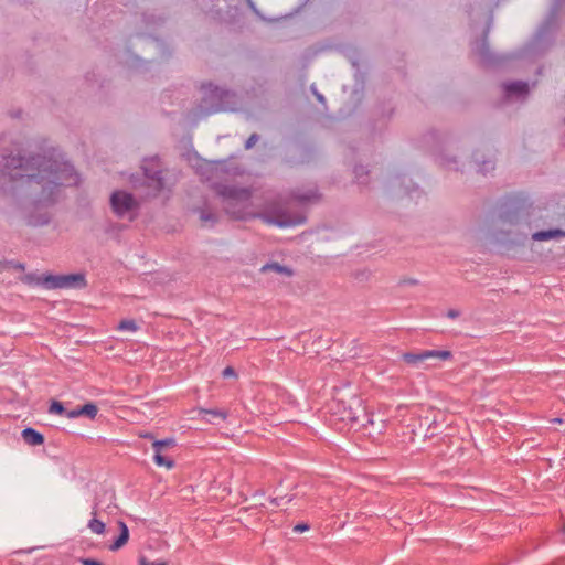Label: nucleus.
I'll use <instances>...</instances> for the list:
<instances>
[{
  "label": "nucleus",
  "instance_id": "obj_1",
  "mask_svg": "<svg viewBox=\"0 0 565 565\" xmlns=\"http://www.w3.org/2000/svg\"><path fill=\"white\" fill-rule=\"evenodd\" d=\"M78 182L73 166L60 153L24 154L8 137L0 136V192L18 198L30 225H46L49 207L58 200L61 188Z\"/></svg>",
  "mask_w": 565,
  "mask_h": 565
},
{
  "label": "nucleus",
  "instance_id": "obj_33",
  "mask_svg": "<svg viewBox=\"0 0 565 565\" xmlns=\"http://www.w3.org/2000/svg\"><path fill=\"white\" fill-rule=\"evenodd\" d=\"M214 93L217 97H222V95L224 94V92L218 89L217 87H215Z\"/></svg>",
  "mask_w": 565,
  "mask_h": 565
},
{
  "label": "nucleus",
  "instance_id": "obj_10",
  "mask_svg": "<svg viewBox=\"0 0 565 565\" xmlns=\"http://www.w3.org/2000/svg\"><path fill=\"white\" fill-rule=\"evenodd\" d=\"M85 277L82 274L63 275V288H82L85 287Z\"/></svg>",
  "mask_w": 565,
  "mask_h": 565
},
{
  "label": "nucleus",
  "instance_id": "obj_26",
  "mask_svg": "<svg viewBox=\"0 0 565 565\" xmlns=\"http://www.w3.org/2000/svg\"><path fill=\"white\" fill-rule=\"evenodd\" d=\"M309 529V526L305 523H301V524H297L295 527H294V531L295 532H305Z\"/></svg>",
  "mask_w": 565,
  "mask_h": 565
},
{
  "label": "nucleus",
  "instance_id": "obj_22",
  "mask_svg": "<svg viewBox=\"0 0 565 565\" xmlns=\"http://www.w3.org/2000/svg\"><path fill=\"white\" fill-rule=\"evenodd\" d=\"M65 416H66L67 418H76V417L82 416L81 407L74 408V409H72V411H67V412L65 413Z\"/></svg>",
  "mask_w": 565,
  "mask_h": 565
},
{
  "label": "nucleus",
  "instance_id": "obj_4",
  "mask_svg": "<svg viewBox=\"0 0 565 565\" xmlns=\"http://www.w3.org/2000/svg\"><path fill=\"white\" fill-rule=\"evenodd\" d=\"M450 356L451 353L446 350H425L418 353L406 352L402 354L403 361L414 367H420L422 364L433 359L448 360Z\"/></svg>",
  "mask_w": 565,
  "mask_h": 565
},
{
  "label": "nucleus",
  "instance_id": "obj_31",
  "mask_svg": "<svg viewBox=\"0 0 565 565\" xmlns=\"http://www.w3.org/2000/svg\"><path fill=\"white\" fill-rule=\"evenodd\" d=\"M207 413L215 415V416L225 417V415L220 411H209Z\"/></svg>",
  "mask_w": 565,
  "mask_h": 565
},
{
  "label": "nucleus",
  "instance_id": "obj_9",
  "mask_svg": "<svg viewBox=\"0 0 565 565\" xmlns=\"http://www.w3.org/2000/svg\"><path fill=\"white\" fill-rule=\"evenodd\" d=\"M260 271L263 274H275V275L284 276V277H291L294 275V270L290 267L280 265L278 263L265 264L260 268Z\"/></svg>",
  "mask_w": 565,
  "mask_h": 565
},
{
  "label": "nucleus",
  "instance_id": "obj_20",
  "mask_svg": "<svg viewBox=\"0 0 565 565\" xmlns=\"http://www.w3.org/2000/svg\"><path fill=\"white\" fill-rule=\"evenodd\" d=\"M316 196H317L316 195V191L310 190V191H308L305 194H297L296 199L299 200V201L306 202V201H310V200L315 199Z\"/></svg>",
  "mask_w": 565,
  "mask_h": 565
},
{
  "label": "nucleus",
  "instance_id": "obj_32",
  "mask_svg": "<svg viewBox=\"0 0 565 565\" xmlns=\"http://www.w3.org/2000/svg\"><path fill=\"white\" fill-rule=\"evenodd\" d=\"M484 166H487V167L484 168V170L493 169V163H492V161H486V162H484Z\"/></svg>",
  "mask_w": 565,
  "mask_h": 565
},
{
  "label": "nucleus",
  "instance_id": "obj_38",
  "mask_svg": "<svg viewBox=\"0 0 565 565\" xmlns=\"http://www.w3.org/2000/svg\"><path fill=\"white\" fill-rule=\"evenodd\" d=\"M562 532L565 535V525L563 526Z\"/></svg>",
  "mask_w": 565,
  "mask_h": 565
},
{
  "label": "nucleus",
  "instance_id": "obj_17",
  "mask_svg": "<svg viewBox=\"0 0 565 565\" xmlns=\"http://www.w3.org/2000/svg\"><path fill=\"white\" fill-rule=\"evenodd\" d=\"M175 445V441L173 438H168V439H163V440H156L153 444H152V447L154 450H158V451H162V449L164 447H172Z\"/></svg>",
  "mask_w": 565,
  "mask_h": 565
},
{
  "label": "nucleus",
  "instance_id": "obj_13",
  "mask_svg": "<svg viewBox=\"0 0 565 565\" xmlns=\"http://www.w3.org/2000/svg\"><path fill=\"white\" fill-rule=\"evenodd\" d=\"M93 515H96V511L93 512ZM88 529L95 534H103L105 531V523L93 516L88 522Z\"/></svg>",
  "mask_w": 565,
  "mask_h": 565
},
{
  "label": "nucleus",
  "instance_id": "obj_29",
  "mask_svg": "<svg viewBox=\"0 0 565 565\" xmlns=\"http://www.w3.org/2000/svg\"><path fill=\"white\" fill-rule=\"evenodd\" d=\"M312 90H313V94L316 95L317 99L321 103H324L326 99L323 97V95H321L320 93L316 92L315 88L312 87Z\"/></svg>",
  "mask_w": 565,
  "mask_h": 565
},
{
  "label": "nucleus",
  "instance_id": "obj_21",
  "mask_svg": "<svg viewBox=\"0 0 565 565\" xmlns=\"http://www.w3.org/2000/svg\"><path fill=\"white\" fill-rule=\"evenodd\" d=\"M258 141V136L256 134H253L245 143L246 149H250L254 147V145Z\"/></svg>",
  "mask_w": 565,
  "mask_h": 565
},
{
  "label": "nucleus",
  "instance_id": "obj_15",
  "mask_svg": "<svg viewBox=\"0 0 565 565\" xmlns=\"http://www.w3.org/2000/svg\"><path fill=\"white\" fill-rule=\"evenodd\" d=\"M153 460L156 462V465L160 466V467H166L168 469H171L173 468L174 466V462L173 460L169 459V458H166L161 455V451H158V450H154V457H153Z\"/></svg>",
  "mask_w": 565,
  "mask_h": 565
},
{
  "label": "nucleus",
  "instance_id": "obj_36",
  "mask_svg": "<svg viewBox=\"0 0 565 565\" xmlns=\"http://www.w3.org/2000/svg\"><path fill=\"white\" fill-rule=\"evenodd\" d=\"M554 422L562 423V419L561 418H555Z\"/></svg>",
  "mask_w": 565,
  "mask_h": 565
},
{
  "label": "nucleus",
  "instance_id": "obj_19",
  "mask_svg": "<svg viewBox=\"0 0 565 565\" xmlns=\"http://www.w3.org/2000/svg\"><path fill=\"white\" fill-rule=\"evenodd\" d=\"M50 413L61 415V414H64L66 412L64 411V407H63L62 403L55 401L50 406Z\"/></svg>",
  "mask_w": 565,
  "mask_h": 565
},
{
  "label": "nucleus",
  "instance_id": "obj_27",
  "mask_svg": "<svg viewBox=\"0 0 565 565\" xmlns=\"http://www.w3.org/2000/svg\"><path fill=\"white\" fill-rule=\"evenodd\" d=\"M83 565H103L100 562L96 559L85 558L82 561Z\"/></svg>",
  "mask_w": 565,
  "mask_h": 565
},
{
  "label": "nucleus",
  "instance_id": "obj_24",
  "mask_svg": "<svg viewBox=\"0 0 565 565\" xmlns=\"http://www.w3.org/2000/svg\"><path fill=\"white\" fill-rule=\"evenodd\" d=\"M200 218H201L203 222H210V221H211V222H213L214 216H213V214H211V213L202 212V213H201Z\"/></svg>",
  "mask_w": 565,
  "mask_h": 565
},
{
  "label": "nucleus",
  "instance_id": "obj_16",
  "mask_svg": "<svg viewBox=\"0 0 565 565\" xmlns=\"http://www.w3.org/2000/svg\"><path fill=\"white\" fill-rule=\"evenodd\" d=\"M82 416H86L88 418H95L97 415V406L93 403H87L83 406H81Z\"/></svg>",
  "mask_w": 565,
  "mask_h": 565
},
{
  "label": "nucleus",
  "instance_id": "obj_2",
  "mask_svg": "<svg viewBox=\"0 0 565 565\" xmlns=\"http://www.w3.org/2000/svg\"><path fill=\"white\" fill-rule=\"evenodd\" d=\"M220 194L225 211L233 217L245 218L252 214L250 192L247 189L225 185L220 190Z\"/></svg>",
  "mask_w": 565,
  "mask_h": 565
},
{
  "label": "nucleus",
  "instance_id": "obj_5",
  "mask_svg": "<svg viewBox=\"0 0 565 565\" xmlns=\"http://www.w3.org/2000/svg\"><path fill=\"white\" fill-rule=\"evenodd\" d=\"M503 90L507 99L523 100L527 96L530 87L527 83L518 81L503 84Z\"/></svg>",
  "mask_w": 565,
  "mask_h": 565
},
{
  "label": "nucleus",
  "instance_id": "obj_14",
  "mask_svg": "<svg viewBox=\"0 0 565 565\" xmlns=\"http://www.w3.org/2000/svg\"><path fill=\"white\" fill-rule=\"evenodd\" d=\"M44 284L47 288H53V289H56V288H60V289H64L63 288V275L62 276H47L45 279H44Z\"/></svg>",
  "mask_w": 565,
  "mask_h": 565
},
{
  "label": "nucleus",
  "instance_id": "obj_12",
  "mask_svg": "<svg viewBox=\"0 0 565 565\" xmlns=\"http://www.w3.org/2000/svg\"><path fill=\"white\" fill-rule=\"evenodd\" d=\"M118 525L120 529V534L118 539L110 545L111 551H118L119 548H121L128 542L129 539V530L127 525L124 522H119Z\"/></svg>",
  "mask_w": 565,
  "mask_h": 565
},
{
  "label": "nucleus",
  "instance_id": "obj_35",
  "mask_svg": "<svg viewBox=\"0 0 565 565\" xmlns=\"http://www.w3.org/2000/svg\"><path fill=\"white\" fill-rule=\"evenodd\" d=\"M204 89H206V90H207V89H209V90H211V89H212V84H209L207 86H204Z\"/></svg>",
  "mask_w": 565,
  "mask_h": 565
},
{
  "label": "nucleus",
  "instance_id": "obj_6",
  "mask_svg": "<svg viewBox=\"0 0 565 565\" xmlns=\"http://www.w3.org/2000/svg\"><path fill=\"white\" fill-rule=\"evenodd\" d=\"M143 174H145V183H146L147 188L149 189L147 194H156L163 188L160 171H158V170L151 171L147 167H143Z\"/></svg>",
  "mask_w": 565,
  "mask_h": 565
},
{
  "label": "nucleus",
  "instance_id": "obj_25",
  "mask_svg": "<svg viewBox=\"0 0 565 565\" xmlns=\"http://www.w3.org/2000/svg\"><path fill=\"white\" fill-rule=\"evenodd\" d=\"M234 375H235V371H234L233 367L227 366V367L224 369V371H223V376L224 377L234 376Z\"/></svg>",
  "mask_w": 565,
  "mask_h": 565
},
{
  "label": "nucleus",
  "instance_id": "obj_7",
  "mask_svg": "<svg viewBox=\"0 0 565 565\" xmlns=\"http://www.w3.org/2000/svg\"><path fill=\"white\" fill-rule=\"evenodd\" d=\"M265 221L269 224H275L279 227H289L301 224L303 222L301 216H289L285 213H281L275 217L267 216Z\"/></svg>",
  "mask_w": 565,
  "mask_h": 565
},
{
  "label": "nucleus",
  "instance_id": "obj_28",
  "mask_svg": "<svg viewBox=\"0 0 565 565\" xmlns=\"http://www.w3.org/2000/svg\"><path fill=\"white\" fill-rule=\"evenodd\" d=\"M459 315H460L459 310H456V309H450L447 312V317L450 319H455V318L459 317Z\"/></svg>",
  "mask_w": 565,
  "mask_h": 565
},
{
  "label": "nucleus",
  "instance_id": "obj_37",
  "mask_svg": "<svg viewBox=\"0 0 565 565\" xmlns=\"http://www.w3.org/2000/svg\"><path fill=\"white\" fill-rule=\"evenodd\" d=\"M348 418H349L350 420H355V419H356V418H355V417H353V416H349Z\"/></svg>",
  "mask_w": 565,
  "mask_h": 565
},
{
  "label": "nucleus",
  "instance_id": "obj_23",
  "mask_svg": "<svg viewBox=\"0 0 565 565\" xmlns=\"http://www.w3.org/2000/svg\"><path fill=\"white\" fill-rule=\"evenodd\" d=\"M140 565H167L166 562H149L145 557L140 558Z\"/></svg>",
  "mask_w": 565,
  "mask_h": 565
},
{
  "label": "nucleus",
  "instance_id": "obj_34",
  "mask_svg": "<svg viewBox=\"0 0 565 565\" xmlns=\"http://www.w3.org/2000/svg\"><path fill=\"white\" fill-rule=\"evenodd\" d=\"M284 500H285V498H284V497H280L279 499L277 498V499H275L274 501H275V503H276L277 505H280V504H281V502H282Z\"/></svg>",
  "mask_w": 565,
  "mask_h": 565
},
{
  "label": "nucleus",
  "instance_id": "obj_30",
  "mask_svg": "<svg viewBox=\"0 0 565 565\" xmlns=\"http://www.w3.org/2000/svg\"><path fill=\"white\" fill-rule=\"evenodd\" d=\"M354 172H355V175L358 178H360L365 171H364L363 167H356Z\"/></svg>",
  "mask_w": 565,
  "mask_h": 565
},
{
  "label": "nucleus",
  "instance_id": "obj_11",
  "mask_svg": "<svg viewBox=\"0 0 565 565\" xmlns=\"http://www.w3.org/2000/svg\"><path fill=\"white\" fill-rule=\"evenodd\" d=\"M22 438L30 446H40L44 443L43 436L33 428L23 429Z\"/></svg>",
  "mask_w": 565,
  "mask_h": 565
},
{
  "label": "nucleus",
  "instance_id": "obj_18",
  "mask_svg": "<svg viewBox=\"0 0 565 565\" xmlns=\"http://www.w3.org/2000/svg\"><path fill=\"white\" fill-rule=\"evenodd\" d=\"M138 327L134 320H122L118 326V330L120 331H137Z\"/></svg>",
  "mask_w": 565,
  "mask_h": 565
},
{
  "label": "nucleus",
  "instance_id": "obj_8",
  "mask_svg": "<svg viewBox=\"0 0 565 565\" xmlns=\"http://www.w3.org/2000/svg\"><path fill=\"white\" fill-rule=\"evenodd\" d=\"M565 237V231L559 228H550L545 231H537L532 234V239L535 242L543 241H559Z\"/></svg>",
  "mask_w": 565,
  "mask_h": 565
},
{
  "label": "nucleus",
  "instance_id": "obj_3",
  "mask_svg": "<svg viewBox=\"0 0 565 565\" xmlns=\"http://www.w3.org/2000/svg\"><path fill=\"white\" fill-rule=\"evenodd\" d=\"M109 203L113 213L120 218L134 220L138 213L139 202L129 192L116 190L110 194Z\"/></svg>",
  "mask_w": 565,
  "mask_h": 565
}]
</instances>
